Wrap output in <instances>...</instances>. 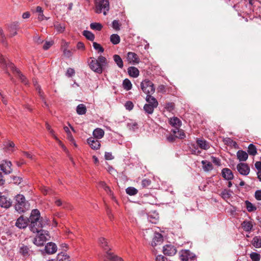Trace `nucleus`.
<instances>
[{
	"mask_svg": "<svg viewBox=\"0 0 261 261\" xmlns=\"http://www.w3.org/2000/svg\"><path fill=\"white\" fill-rule=\"evenodd\" d=\"M29 221L30 222L29 228L31 231L34 233L40 232L46 224L40 218V212L37 209L32 210Z\"/></svg>",
	"mask_w": 261,
	"mask_h": 261,
	"instance_id": "obj_1",
	"label": "nucleus"
},
{
	"mask_svg": "<svg viewBox=\"0 0 261 261\" xmlns=\"http://www.w3.org/2000/svg\"><path fill=\"white\" fill-rule=\"evenodd\" d=\"M108 65V61L102 56H99L97 59L93 58L89 63L91 69L98 74L101 73Z\"/></svg>",
	"mask_w": 261,
	"mask_h": 261,
	"instance_id": "obj_2",
	"label": "nucleus"
},
{
	"mask_svg": "<svg viewBox=\"0 0 261 261\" xmlns=\"http://www.w3.org/2000/svg\"><path fill=\"white\" fill-rule=\"evenodd\" d=\"M98 243L101 247L106 251L103 261H123L121 257L115 255L109 251L111 248L108 245L107 240L105 238H100L98 240Z\"/></svg>",
	"mask_w": 261,
	"mask_h": 261,
	"instance_id": "obj_3",
	"label": "nucleus"
},
{
	"mask_svg": "<svg viewBox=\"0 0 261 261\" xmlns=\"http://www.w3.org/2000/svg\"><path fill=\"white\" fill-rule=\"evenodd\" d=\"M15 200V208L18 212H24L29 208V204L23 195H17Z\"/></svg>",
	"mask_w": 261,
	"mask_h": 261,
	"instance_id": "obj_4",
	"label": "nucleus"
},
{
	"mask_svg": "<svg viewBox=\"0 0 261 261\" xmlns=\"http://www.w3.org/2000/svg\"><path fill=\"white\" fill-rule=\"evenodd\" d=\"M95 12L97 14L103 13L104 15H106L110 9L109 0H99L95 1Z\"/></svg>",
	"mask_w": 261,
	"mask_h": 261,
	"instance_id": "obj_5",
	"label": "nucleus"
},
{
	"mask_svg": "<svg viewBox=\"0 0 261 261\" xmlns=\"http://www.w3.org/2000/svg\"><path fill=\"white\" fill-rule=\"evenodd\" d=\"M37 232L39 234L34 238L33 243L38 246H42L50 238L48 232L44 230Z\"/></svg>",
	"mask_w": 261,
	"mask_h": 261,
	"instance_id": "obj_6",
	"label": "nucleus"
},
{
	"mask_svg": "<svg viewBox=\"0 0 261 261\" xmlns=\"http://www.w3.org/2000/svg\"><path fill=\"white\" fill-rule=\"evenodd\" d=\"M142 90L147 95L152 94L155 92L153 84L148 80H145L141 83Z\"/></svg>",
	"mask_w": 261,
	"mask_h": 261,
	"instance_id": "obj_7",
	"label": "nucleus"
},
{
	"mask_svg": "<svg viewBox=\"0 0 261 261\" xmlns=\"http://www.w3.org/2000/svg\"><path fill=\"white\" fill-rule=\"evenodd\" d=\"M195 258V254L189 250H182L180 252V259L182 261H192Z\"/></svg>",
	"mask_w": 261,
	"mask_h": 261,
	"instance_id": "obj_8",
	"label": "nucleus"
},
{
	"mask_svg": "<svg viewBox=\"0 0 261 261\" xmlns=\"http://www.w3.org/2000/svg\"><path fill=\"white\" fill-rule=\"evenodd\" d=\"M12 163L8 161H3L0 164L1 170L6 174H9L12 172Z\"/></svg>",
	"mask_w": 261,
	"mask_h": 261,
	"instance_id": "obj_9",
	"label": "nucleus"
},
{
	"mask_svg": "<svg viewBox=\"0 0 261 261\" xmlns=\"http://www.w3.org/2000/svg\"><path fill=\"white\" fill-rule=\"evenodd\" d=\"M237 169L239 173L243 175H247L250 172V167L244 163H241L237 165Z\"/></svg>",
	"mask_w": 261,
	"mask_h": 261,
	"instance_id": "obj_10",
	"label": "nucleus"
},
{
	"mask_svg": "<svg viewBox=\"0 0 261 261\" xmlns=\"http://www.w3.org/2000/svg\"><path fill=\"white\" fill-rule=\"evenodd\" d=\"M10 69L15 73L20 80L21 82L24 84H27L28 81L26 77L20 72V71L17 69L13 63L9 64Z\"/></svg>",
	"mask_w": 261,
	"mask_h": 261,
	"instance_id": "obj_11",
	"label": "nucleus"
},
{
	"mask_svg": "<svg viewBox=\"0 0 261 261\" xmlns=\"http://www.w3.org/2000/svg\"><path fill=\"white\" fill-rule=\"evenodd\" d=\"M176 252V248L171 245H166L163 247V253L166 255L173 256Z\"/></svg>",
	"mask_w": 261,
	"mask_h": 261,
	"instance_id": "obj_12",
	"label": "nucleus"
},
{
	"mask_svg": "<svg viewBox=\"0 0 261 261\" xmlns=\"http://www.w3.org/2000/svg\"><path fill=\"white\" fill-rule=\"evenodd\" d=\"M44 250L48 254H53L57 251V246L54 243L49 242L45 246Z\"/></svg>",
	"mask_w": 261,
	"mask_h": 261,
	"instance_id": "obj_13",
	"label": "nucleus"
},
{
	"mask_svg": "<svg viewBox=\"0 0 261 261\" xmlns=\"http://www.w3.org/2000/svg\"><path fill=\"white\" fill-rule=\"evenodd\" d=\"M87 142L93 149H98L100 147V141L96 138L90 137L87 139Z\"/></svg>",
	"mask_w": 261,
	"mask_h": 261,
	"instance_id": "obj_14",
	"label": "nucleus"
},
{
	"mask_svg": "<svg viewBox=\"0 0 261 261\" xmlns=\"http://www.w3.org/2000/svg\"><path fill=\"white\" fill-rule=\"evenodd\" d=\"M127 61L133 64H138L140 62V59L138 56L135 53L128 52L127 54Z\"/></svg>",
	"mask_w": 261,
	"mask_h": 261,
	"instance_id": "obj_15",
	"label": "nucleus"
},
{
	"mask_svg": "<svg viewBox=\"0 0 261 261\" xmlns=\"http://www.w3.org/2000/svg\"><path fill=\"white\" fill-rule=\"evenodd\" d=\"M152 241L151 242V245L152 246H155L157 245L160 244L162 243L163 239L162 235L159 233L154 232V234L152 237Z\"/></svg>",
	"mask_w": 261,
	"mask_h": 261,
	"instance_id": "obj_16",
	"label": "nucleus"
},
{
	"mask_svg": "<svg viewBox=\"0 0 261 261\" xmlns=\"http://www.w3.org/2000/svg\"><path fill=\"white\" fill-rule=\"evenodd\" d=\"M28 221H29V220L28 218L20 217L17 219L15 225L19 228H24L28 225Z\"/></svg>",
	"mask_w": 261,
	"mask_h": 261,
	"instance_id": "obj_17",
	"label": "nucleus"
},
{
	"mask_svg": "<svg viewBox=\"0 0 261 261\" xmlns=\"http://www.w3.org/2000/svg\"><path fill=\"white\" fill-rule=\"evenodd\" d=\"M221 174L222 177L226 180H230L233 178V174L229 168H224L222 170Z\"/></svg>",
	"mask_w": 261,
	"mask_h": 261,
	"instance_id": "obj_18",
	"label": "nucleus"
},
{
	"mask_svg": "<svg viewBox=\"0 0 261 261\" xmlns=\"http://www.w3.org/2000/svg\"><path fill=\"white\" fill-rule=\"evenodd\" d=\"M12 204V202L10 199L4 196H0V206L4 208H8Z\"/></svg>",
	"mask_w": 261,
	"mask_h": 261,
	"instance_id": "obj_19",
	"label": "nucleus"
},
{
	"mask_svg": "<svg viewBox=\"0 0 261 261\" xmlns=\"http://www.w3.org/2000/svg\"><path fill=\"white\" fill-rule=\"evenodd\" d=\"M18 24L17 23H13L10 24L8 28V31L10 33L9 36L12 37L17 34Z\"/></svg>",
	"mask_w": 261,
	"mask_h": 261,
	"instance_id": "obj_20",
	"label": "nucleus"
},
{
	"mask_svg": "<svg viewBox=\"0 0 261 261\" xmlns=\"http://www.w3.org/2000/svg\"><path fill=\"white\" fill-rule=\"evenodd\" d=\"M146 101H147V104H150L151 106L157 108L159 105V103L155 97L151 96V94L147 95L146 97Z\"/></svg>",
	"mask_w": 261,
	"mask_h": 261,
	"instance_id": "obj_21",
	"label": "nucleus"
},
{
	"mask_svg": "<svg viewBox=\"0 0 261 261\" xmlns=\"http://www.w3.org/2000/svg\"><path fill=\"white\" fill-rule=\"evenodd\" d=\"M31 251L28 246L22 244L20 246L19 252L24 256H29L30 255Z\"/></svg>",
	"mask_w": 261,
	"mask_h": 261,
	"instance_id": "obj_22",
	"label": "nucleus"
},
{
	"mask_svg": "<svg viewBox=\"0 0 261 261\" xmlns=\"http://www.w3.org/2000/svg\"><path fill=\"white\" fill-rule=\"evenodd\" d=\"M159 218V214L156 212L150 213L148 215L147 219L152 223L156 224Z\"/></svg>",
	"mask_w": 261,
	"mask_h": 261,
	"instance_id": "obj_23",
	"label": "nucleus"
},
{
	"mask_svg": "<svg viewBox=\"0 0 261 261\" xmlns=\"http://www.w3.org/2000/svg\"><path fill=\"white\" fill-rule=\"evenodd\" d=\"M196 143L200 148L204 150H207L210 147L209 143L204 140L198 139L196 141Z\"/></svg>",
	"mask_w": 261,
	"mask_h": 261,
	"instance_id": "obj_24",
	"label": "nucleus"
},
{
	"mask_svg": "<svg viewBox=\"0 0 261 261\" xmlns=\"http://www.w3.org/2000/svg\"><path fill=\"white\" fill-rule=\"evenodd\" d=\"M105 134L104 130L100 128H97L95 129L93 132V138L100 139H101Z\"/></svg>",
	"mask_w": 261,
	"mask_h": 261,
	"instance_id": "obj_25",
	"label": "nucleus"
},
{
	"mask_svg": "<svg viewBox=\"0 0 261 261\" xmlns=\"http://www.w3.org/2000/svg\"><path fill=\"white\" fill-rule=\"evenodd\" d=\"M237 158L240 161H245L247 160L248 153L242 150H239L237 153Z\"/></svg>",
	"mask_w": 261,
	"mask_h": 261,
	"instance_id": "obj_26",
	"label": "nucleus"
},
{
	"mask_svg": "<svg viewBox=\"0 0 261 261\" xmlns=\"http://www.w3.org/2000/svg\"><path fill=\"white\" fill-rule=\"evenodd\" d=\"M154 231L152 228H148L143 230V235L145 239L148 240L152 238Z\"/></svg>",
	"mask_w": 261,
	"mask_h": 261,
	"instance_id": "obj_27",
	"label": "nucleus"
},
{
	"mask_svg": "<svg viewBox=\"0 0 261 261\" xmlns=\"http://www.w3.org/2000/svg\"><path fill=\"white\" fill-rule=\"evenodd\" d=\"M129 75L133 77H137L139 75V70L135 67H129L127 69Z\"/></svg>",
	"mask_w": 261,
	"mask_h": 261,
	"instance_id": "obj_28",
	"label": "nucleus"
},
{
	"mask_svg": "<svg viewBox=\"0 0 261 261\" xmlns=\"http://www.w3.org/2000/svg\"><path fill=\"white\" fill-rule=\"evenodd\" d=\"M0 63L1 64L2 67L3 69H6V73H8L9 75H10V74L7 71V69L10 68V67L9 66V64L12 63L11 62H7L6 60L4 59L3 56L0 54Z\"/></svg>",
	"mask_w": 261,
	"mask_h": 261,
	"instance_id": "obj_29",
	"label": "nucleus"
},
{
	"mask_svg": "<svg viewBox=\"0 0 261 261\" xmlns=\"http://www.w3.org/2000/svg\"><path fill=\"white\" fill-rule=\"evenodd\" d=\"M57 261H70V257L64 252L59 253L57 256Z\"/></svg>",
	"mask_w": 261,
	"mask_h": 261,
	"instance_id": "obj_30",
	"label": "nucleus"
},
{
	"mask_svg": "<svg viewBox=\"0 0 261 261\" xmlns=\"http://www.w3.org/2000/svg\"><path fill=\"white\" fill-rule=\"evenodd\" d=\"M251 244L256 248H261V237L255 236L251 241Z\"/></svg>",
	"mask_w": 261,
	"mask_h": 261,
	"instance_id": "obj_31",
	"label": "nucleus"
},
{
	"mask_svg": "<svg viewBox=\"0 0 261 261\" xmlns=\"http://www.w3.org/2000/svg\"><path fill=\"white\" fill-rule=\"evenodd\" d=\"M241 225L243 229L247 232L250 231L253 227L252 222L249 221H243Z\"/></svg>",
	"mask_w": 261,
	"mask_h": 261,
	"instance_id": "obj_32",
	"label": "nucleus"
},
{
	"mask_svg": "<svg viewBox=\"0 0 261 261\" xmlns=\"http://www.w3.org/2000/svg\"><path fill=\"white\" fill-rule=\"evenodd\" d=\"M202 168L205 171H209L213 169V167L212 164L206 160L201 161Z\"/></svg>",
	"mask_w": 261,
	"mask_h": 261,
	"instance_id": "obj_33",
	"label": "nucleus"
},
{
	"mask_svg": "<svg viewBox=\"0 0 261 261\" xmlns=\"http://www.w3.org/2000/svg\"><path fill=\"white\" fill-rule=\"evenodd\" d=\"M169 122L172 126L174 127L177 129L181 125L180 120L177 117L170 118Z\"/></svg>",
	"mask_w": 261,
	"mask_h": 261,
	"instance_id": "obj_34",
	"label": "nucleus"
},
{
	"mask_svg": "<svg viewBox=\"0 0 261 261\" xmlns=\"http://www.w3.org/2000/svg\"><path fill=\"white\" fill-rule=\"evenodd\" d=\"M113 58L118 67L122 69L123 67V62L120 56L118 55H114Z\"/></svg>",
	"mask_w": 261,
	"mask_h": 261,
	"instance_id": "obj_35",
	"label": "nucleus"
},
{
	"mask_svg": "<svg viewBox=\"0 0 261 261\" xmlns=\"http://www.w3.org/2000/svg\"><path fill=\"white\" fill-rule=\"evenodd\" d=\"M127 127L130 130L135 131L138 128V124L136 121L131 120L127 122Z\"/></svg>",
	"mask_w": 261,
	"mask_h": 261,
	"instance_id": "obj_36",
	"label": "nucleus"
},
{
	"mask_svg": "<svg viewBox=\"0 0 261 261\" xmlns=\"http://www.w3.org/2000/svg\"><path fill=\"white\" fill-rule=\"evenodd\" d=\"M87 109L83 104H80L76 107V112L79 115H84L86 113Z\"/></svg>",
	"mask_w": 261,
	"mask_h": 261,
	"instance_id": "obj_37",
	"label": "nucleus"
},
{
	"mask_svg": "<svg viewBox=\"0 0 261 261\" xmlns=\"http://www.w3.org/2000/svg\"><path fill=\"white\" fill-rule=\"evenodd\" d=\"M155 108L151 106L150 104L146 103L143 107V109L146 113L148 115L152 114L153 113L154 109Z\"/></svg>",
	"mask_w": 261,
	"mask_h": 261,
	"instance_id": "obj_38",
	"label": "nucleus"
},
{
	"mask_svg": "<svg viewBox=\"0 0 261 261\" xmlns=\"http://www.w3.org/2000/svg\"><path fill=\"white\" fill-rule=\"evenodd\" d=\"M248 152L250 155H255L257 153V149L255 145L253 144H250L248 147Z\"/></svg>",
	"mask_w": 261,
	"mask_h": 261,
	"instance_id": "obj_39",
	"label": "nucleus"
},
{
	"mask_svg": "<svg viewBox=\"0 0 261 261\" xmlns=\"http://www.w3.org/2000/svg\"><path fill=\"white\" fill-rule=\"evenodd\" d=\"M110 41L113 44H117L120 41V38L117 34H112L110 37Z\"/></svg>",
	"mask_w": 261,
	"mask_h": 261,
	"instance_id": "obj_40",
	"label": "nucleus"
},
{
	"mask_svg": "<svg viewBox=\"0 0 261 261\" xmlns=\"http://www.w3.org/2000/svg\"><path fill=\"white\" fill-rule=\"evenodd\" d=\"M83 34L87 39L90 41H93L94 39V35L89 31H84Z\"/></svg>",
	"mask_w": 261,
	"mask_h": 261,
	"instance_id": "obj_41",
	"label": "nucleus"
},
{
	"mask_svg": "<svg viewBox=\"0 0 261 261\" xmlns=\"http://www.w3.org/2000/svg\"><path fill=\"white\" fill-rule=\"evenodd\" d=\"M123 87L125 90L128 91L132 89V84L128 79H126L123 82Z\"/></svg>",
	"mask_w": 261,
	"mask_h": 261,
	"instance_id": "obj_42",
	"label": "nucleus"
},
{
	"mask_svg": "<svg viewBox=\"0 0 261 261\" xmlns=\"http://www.w3.org/2000/svg\"><path fill=\"white\" fill-rule=\"evenodd\" d=\"M247 210L248 212H251L256 210V207L254 206L251 202L247 200L245 201Z\"/></svg>",
	"mask_w": 261,
	"mask_h": 261,
	"instance_id": "obj_43",
	"label": "nucleus"
},
{
	"mask_svg": "<svg viewBox=\"0 0 261 261\" xmlns=\"http://www.w3.org/2000/svg\"><path fill=\"white\" fill-rule=\"evenodd\" d=\"M36 12L39 13V15L38 16V19L40 21H42L45 18V17L44 16L43 13V9L41 7H40V6L37 7Z\"/></svg>",
	"mask_w": 261,
	"mask_h": 261,
	"instance_id": "obj_44",
	"label": "nucleus"
},
{
	"mask_svg": "<svg viewBox=\"0 0 261 261\" xmlns=\"http://www.w3.org/2000/svg\"><path fill=\"white\" fill-rule=\"evenodd\" d=\"M126 193L130 196H133L137 194L138 190L134 187H129L126 189Z\"/></svg>",
	"mask_w": 261,
	"mask_h": 261,
	"instance_id": "obj_45",
	"label": "nucleus"
},
{
	"mask_svg": "<svg viewBox=\"0 0 261 261\" xmlns=\"http://www.w3.org/2000/svg\"><path fill=\"white\" fill-rule=\"evenodd\" d=\"M34 86L36 87V89L38 91V93H39L40 97L42 98V100L45 101L44 97L43 96V93L41 91L40 87L39 85H38L37 82H35V83L34 82ZM44 105L45 106H47V105L46 101H44Z\"/></svg>",
	"mask_w": 261,
	"mask_h": 261,
	"instance_id": "obj_46",
	"label": "nucleus"
},
{
	"mask_svg": "<svg viewBox=\"0 0 261 261\" xmlns=\"http://www.w3.org/2000/svg\"><path fill=\"white\" fill-rule=\"evenodd\" d=\"M102 27V25L99 23L93 22L90 24V28L92 30L100 31Z\"/></svg>",
	"mask_w": 261,
	"mask_h": 261,
	"instance_id": "obj_47",
	"label": "nucleus"
},
{
	"mask_svg": "<svg viewBox=\"0 0 261 261\" xmlns=\"http://www.w3.org/2000/svg\"><path fill=\"white\" fill-rule=\"evenodd\" d=\"M46 128L47 129V130L49 132L50 134L53 136V137L56 140H59L57 137L56 136L55 134V132L54 130L51 128V126L49 125V124L48 123H46L45 124Z\"/></svg>",
	"mask_w": 261,
	"mask_h": 261,
	"instance_id": "obj_48",
	"label": "nucleus"
},
{
	"mask_svg": "<svg viewBox=\"0 0 261 261\" xmlns=\"http://www.w3.org/2000/svg\"><path fill=\"white\" fill-rule=\"evenodd\" d=\"M93 48L97 50L98 53H102L104 51L103 48L101 46V45L97 42L93 43Z\"/></svg>",
	"mask_w": 261,
	"mask_h": 261,
	"instance_id": "obj_49",
	"label": "nucleus"
},
{
	"mask_svg": "<svg viewBox=\"0 0 261 261\" xmlns=\"http://www.w3.org/2000/svg\"><path fill=\"white\" fill-rule=\"evenodd\" d=\"M55 28L58 33H63L65 29V26L60 23H57L55 24Z\"/></svg>",
	"mask_w": 261,
	"mask_h": 261,
	"instance_id": "obj_50",
	"label": "nucleus"
},
{
	"mask_svg": "<svg viewBox=\"0 0 261 261\" xmlns=\"http://www.w3.org/2000/svg\"><path fill=\"white\" fill-rule=\"evenodd\" d=\"M250 257L252 261H259L260 258V254L256 252H252L250 253Z\"/></svg>",
	"mask_w": 261,
	"mask_h": 261,
	"instance_id": "obj_51",
	"label": "nucleus"
},
{
	"mask_svg": "<svg viewBox=\"0 0 261 261\" xmlns=\"http://www.w3.org/2000/svg\"><path fill=\"white\" fill-rule=\"evenodd\" d=\"M164 108L169 112H171L174 110V104L173 102H168L165 104Z\"/></svg>",
	"mask_w": 261,
	"mask_h": 261,
	"instance_id": "obj_52",
	"label": "nucleus"
},
{
	"mask_svg": "<svg viewBox=\"0 0 261 261\" xmlns=\"http://www.w3.org/2000/svg\"><path fill=\"white\" fill-rule=\"evenodd\" d=\"M99 185L100 187L103 188L108 193L111 192L110 188L107 186L106 184L104 181L99 182Z\"/></svg>",
	"mask_w": 261,
	"mask_h": 261,
	"instance_id": "obj_53",
	"label": "nucleus"
},
{
	"mask_svg": "<svg viewBox=\"0 0 261 261\" xmlns=\"http://www.w3.org/2000/svg\"><path fill=\"white\" fill-rule=\"evenodd\" d=\"M125 108L126 110L128 111L132 110L134 108V104L133 103L130 101H127L125 103Z\"/></svg>",
	"mask_w": 261,
	"mask_h": 261,
	"instance_id": "obj_54",
	"label": "nucleus"
},
{
	"mask_svg": "<svg viewBox=\"0 0 261 261\" xmlns=\"http://www.w3.org/2000/svg\"><path fill=\"white\" fill-rule=\"evenodd\" d=\"M74 74H75V71H74V69L71 68H68L67 69L66 75L68 77H72V76H73L74 75Z\"/></svg>",
	"mask_w": 261,
	"mask_h": 261,
	"instance_id": "obj_55",
	"label": "nucleus"
},
{
	"mask_svg": "<svg viewBox=\"0 0 261 261\" xmlns=\"http://www.w3.org/2000/svg\"><path fill=\"white\" fill-rule=\"evenodd\" d=\"M221 196L224 199L229 198L230 197L231 194L229 193V191L225 189L222 192Z\"/></svg>",
	"mask_w": 261,
	"mask_h": 261,
	"instance_id": "obj_56",
	"label": "nucleus"
},
{
	"mask_svg": "<svg viewBox=\"0 0 261 261\" xmlns=\"http://www.w3.org/2000/svg\"><path fill=\"white\" fill-rule=\"evenodd\" d=\"M112 27L114 29H115L116 31L120 30V24L119 23L118 20H114L112 22Z\"/></svg>",
	"mask_w": 261,
	"mask_h": 261,
	"instance_id": "obj_57",
	"label": "nucleus"
},
{
	"mask_svg": "<svg viewBox=\"0 0 261 261\" xmlns=\"http://www.w3.org/2000/svg\"><path fill=\"white\" fill-rule=\"evenodd\" d=\"M141 183L143 187H147L150 185L151 180L148 179H144L142 180Z\"/></svg>",
	"mask_w": 261,
	"mask_h": 261,
	"instance_id": "obj_58",
	"label": "nucleus"
},
{
	"mask_svg": "<svg viewBox=\"0 0 261 261\" xmlns=\"http://www.w3.org/2000/svg\"><path fill=\"white\" fill-rule=\"evenodd\" d=\"M212 161L216 165L220 166L221 165L220 160L215 156H211Z\"/></svg>",
	"mask_w": 261,
	"mask_h": 261,
	"instance_id": "obj_59",
	"label": "nucleus"
},
{
	"mask_svg": "<svg viewBox=\"0 0 261 261\" xmlns=\"http://www.w3.org/2000/svg\"><path fill=\"white\" fill-rule=\"evenodd\" d=\"M53 44V41H46L43 46L44 50L48 49Z\"/></svg>",
	"mask_w": 261,
	"mask_h": 261,
	"instance_id": "obj_60",
	"label": "nucleus"
},
{
	"mask_svg": "<svg viewBox=\"0 0 261 261\" xmlns=\"http://www.w3.org/2000/svg\"><path fill=\"white\" fill-rule=\"evenodd\" d=\"M254 197L257 200H261V190H258L255 191Z\"/></svg>",
	"mask_w": 261,
	"mask_h": 261,
	"instance_id": "obj_61",
	"label": "nucleus"
},
{
	"mask_svg": "<svg viewBox=\"0 0 261 261\" xmlns=\"http://www.w3.org/2000/svg\"><path fill=\"white\" fill-rule=\"evenodd\" d=\"M63 53H64V55H65V56H66L67 58H69L72 56L71 51L70 50H69L66 48H65L64 49Z\"/></svg>",
	"mask_w": 261,
	"mask_h": 261,
	"instance_id": "obj_62",
	"label": "nucleus"
},
{
	"mask_svg": "<svg viewBox=\"0 0 261 261\" xmlns=\"http://www.w3.org/2000/svg\"><path fill=\"white\" fill-rule=\"evenodd\" d=\"M105 158L106 160H111L114 159V156H113L112 153L108 152H105Z\"/></svg>",
	"mask_w": 261,
	"mask_h": 261,
	"instance_id": "obj_63",
	"label": "nucleus"
},
{
	"mask_svg": "<svg viewBox=\"0 0 261 261\" xmlns=\"http://www.w3.org/2000/svg\"><path fill=\"white\" fill-rule=\"evenodd\" d=\"M156 261H168V259L164 256L159 255L156 257Z\"/></svg>",
	"mask_w": 261,
	"mask_h": 261,
	"instance_id": "obj_64",
	"label": "nucleus"
}]
</instances>
